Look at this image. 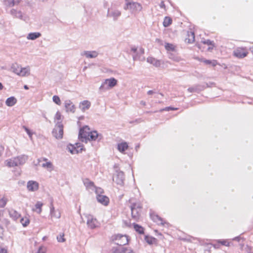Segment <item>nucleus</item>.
Listing matches in <instances>:
<instances>
[{"mask_svg": "<svg viewBox=\"0 0 253 253\" xmlns=\"http://www.w3.org/2000/svg\"><path fill=\"white\" fill-rule=\"evenodd\" d=\"M147 61L156 67H160L162 63L161 60L157 59L153 57H148L147 59Z\"/></svg>", "mask_w": 253, "mask_h": 253, "instance_id": "18", "label": "nucleus"}, {"mask_svg": "<svg viewBox=\"0 0 253 253\" xmlns=\"http://www.w3.org/2000/svg\"><path fill=\"white\" fill-rule=\"evenodd\" d=\"M248 52L246 48L238 47L234 51L233 54L239 58H243L247 56Z\"/></svg>", "mask_w": 253, "mask_h": 253, "instance_id": "11", "label": "nucleus"}, {"mask_svg": "<svg viewBox=\"0 0 253 253\" xmlns=\"http://www.w3.org/2000/svg\"><path fill=\"white\" fill-rule=\"evenodd\" d=\"M39 183L33 180L29 181L27 183V188L30 191H35L39 189Z\"/></svg>", "mask_w": 253, "mask_h": 253, "instance_id": "14", "label": "nucleus"}, {"mask_svg": "<svg viewBox=\"0 0 253 253\" xmlns=\"http://www.w3.org/2000/svg\"><path fill=\"white\" fill-rule=\"evenodd\" d=\"M155 93H156V92L154 91V90H149L147 92V94H148V95H152V94H154Z\"/></svg>", "mask_w": 253, "mask_h": 253, "instance_id": "52", "label": "nucleus"}, {"mask_svg": "<svg viewBox=\"0 0 253 253\" xmlns=\"http://www.w3.org/2000/svg\"><path fill=\"white\" fill-rule=\"evenodd\" d=\"M16 99L14 97L12 96L6 99L5 104L7 106L11 107L14 105L16 103Z\"/></svg>", "mask_w": 253, "mask_h": 253, "instance_id": "26", "label": "nucleus"}, {"mask_svg": "<svg viewBox=\"0 0 253 253\" xmlns=\"http://www.w3.org/2000/svg\"><path fill=\"white\" fill-rule=\"evenodd\" d=\"M171 22L172 20L170 17H165L163 22V25L165 27H167L171 24Z\"/></svg>", "mask_w": 253, "mask_h": 253, "instance_id": "36", "label": "nucleus"}, {"mask_svg": "<svg viewBox=\"0 0 253 253\" xmlns=\"http://www.w3.org/2000/svg\"><path fill=\"white\" fill-rule=\"evenodd\" d=\"M142 207L141 204L139 203H133L130 206V209L131 211L132 217L137 220L139 219L140 212L141 211Z\"/></svg>", "mask_w": 253, "mask_h": 253, "instance_id": "6", "label": "nucleus"}, {"mask_svg": "<svg viewBox=\"0 0 253 253\" xmlns=\"http://www.w3.org/2000/svg\"><path fill=\"white\" fill-rule=\"evenodd\" d=\"M131 50L133 52H136L137 51V48L135 47H132L131 48Z\"/></svg>", "mask_w": 253, "mask_h": 253, "instance_id": "55", "label": "nucleus"}, {"mask_svg": "<svg viewBox=\"0 0 253 253\" xmlns=\"http://www.w3.org/2000/svg\"><path fill=\"white\" fill-rule=\"evenodd\" d=\"M203 43L204 44H206L208 45H212L214 46V42L213 41H211L210 40H205L203 41Z\"/></svg>", "mask_w": 253, "mask_h": 253, "instance_id": "44", "label": "nucleus"}, {"mask_svg": "<svg viewBox=\"0 0 253 253\" xmlns=\"http://www.w3.org/2000/svg\"><path fill=\"white\" fill-rule=\"evenodd\" d=\"M24 88L25 89H29V87H28V85H25L24 86Z\"/></svg>", "mask_w": 253, "mask_h": 253, "instance_id": "62", "label": "nucleus"}, {"mask_svg": "<svg viewBox=\"0 0 253 253\" xmlns=\"http://www.w3.org/2000/svg\"><path fill=\"white\" fill-rule=\"evenodd\" d=\"M20 222L24 227H26L29 224L30 220L27 217H22L20 219Z\"/></svg>", "mask_w": 253, "mask_h": 253, "instance_id": "37", "label": "nucleus"}, {"mask_svg": "<svg viewBox=\"0 0 253 253\" xmlns=\"http://www.w3.org/2000/svg\"><path fill=\"white\" fill-rule=\"evenodd\" d=\"M145 241L149 245H152L156 243L157 239L153 237L145 236Z\"/></svg>", "mask_w": 253, "mask_h": 253, "instance_id": "33", "label": "nucleus"}, {"mask_svg": "<svg viewBox=\"0 0 253 253\" xmlns=\"http://www.w3.org/2000/svg\"><path fill=\"white\" fill-rule=\"evenodd\" d=\"M84 184L87 188H89L92 190H94V189L95 188V186L94 184V183L91 181H89L88 179H86L84 182Z\"/></svg>", "mask_w": 253, "mask_h": 253, "instance_id": "34", "label": "nucleus"}, {"mask_svg": "<svg viewBox=\"0 0 253 253\" xmlns=\"http://www.w3.org/2000/svg\"><path fill=\"white\" fill-rule=\"evenodd\" d=\"M53 101L56 104L60 105L61 103V100L59 96L54 95L52 97Z\"/></svg>", "mask_w": 253, "mask_h": 253, "instance_id": "41", "label": "nucleus"}, {"mask_svg": "<svg viewBox=\"0 0 253 253\" xmlns=\"http://www.w3.org/2000/svg\"><path fill=\"white\" fill-rule=\"evenodd\" d=\"M113 253H134L131 249L125 247L113 248Z\"/></svg>", "mask_w": 253, "mask_h": 253, "instance_id": "19", "label": "nucleus"}, {"mask_svg": "<svg viewBox=\"0 0 253 253\" xmlns=\"http://www.w3.org/2000/svg\"><path fill=\"white\" fill-rule=\"evenodd\" d=\"M140 103L142 105H143V106H145L146 105V102L145 101H141Z\"/></svg>", "mask_w": 253, "mask_h": 253, "instance_id": "58", "label": "nucleus"}, {"mask_svg": "<svg viewBox=\"0 0 253 253\" xmlns=\"http://www.w3.org/2000/svg\"><path fill=\"white\" fill-rule=\"evenodd\" d=\"M204 62L206 64H210L211 63V61L209 60H204Z\"/></svg>", "mask_w": 253, "mask_h": 253, "instance_id": "54", "label": "nucleus"}, {"mask_svg": "<svg viewBox=\"0 0 253 253\" xmlns=\"http://www.w3.org/2000/svg\"><path fill=\"white\" fill-rule=\"evenodd\" d=\"M94 190L95 191L96 196L101 195L102 194L104 193L103 190L100 187H95Z\"/></svg>", "mask_w": 253, "mask_h": 253, "instance_id": "42", "label": "nucleus"}, {"mask_svg": "<svg viewBox=\"0 0 253 253\" xmlns=\"http://www.w3.org/2000/svg\"><path fill=\"white\" fill-rule=\"evenodd\" d=\"M30 74V68L29 67H26L25 68H20V73L19 76H26L27 75H29Z\"/></svg>", "mask_w": 253, "mask_h": 253, "instance_id": "27", "label": "nucleus"}, {"mask_svg": "<svg viewBox=\"0 0 253 253\" xmlns=\"http://www.w3.org/2000/svg\"><path fill=\"white\" fill-rule=\"evenodd\" d=\"M68 149L69 151L72 154L77 153L83 150V148H81L80 150L77 149L75 145H70L68 146Z\"/></svg>", "mask_w": 253, "mask_h": 253, "instance_id": "32", "label": "nucleus"}, {"mask_svg": "<svg viewBox=\"0 0 253 253\" xmlns=\"http://www.w3.org/2000/svg\"><path fill=\"white\" fill-rule=\"evenodd\" d=\"M122 14L121 11L118 9L111 7L108 9L107 16L112 18L114 21H117Z\"/></svg>", "mask_w": 253, "mask_h": 253, "instance_id": "8", "label": "nucleus"}, {"mask_svg": "<svg viewBox=\"0 0 253 253\" xmlns=\"http://www.w3.org/2000/svg\"><path fill=\"white\" fill-rule=\"evenodd\" d=\"M209 85L207 83H205L204 84H195L193 86L189 87L187 89L188 92L193 93V92H197L204 90L206 87H208Z\"/></svg>", "mask_w": 253, "mask_h": 253, "instance_id": "10", "label": "nucleus"}, {"mask_svg": "<svg viewBox=\"0 0 253 253\" xmlns=\"http://www.w3.org/2000/svg\"><path fill=\"white\" fill-rule=\"evenodd\" d=\"M64 104L67 112H71L73 113H75L76 111V107L71 100H66Z\"/></svg>", "mask_w": 253, "mask_h": 253, "instance_id": "16", "label": "nucleus"}, {"mask_svg": "<svg viewBox=\"0 0 253 253\" xmlns=\"http://www.w3.org/2000/svg\"><path fill=\"white\" fill-rule=\"evenodd\" d=\"M27 159L28 157L24 155L14 157L7 161V166L9 167H13L23 165Z\"/></svg>", "mask_w": 253, "mask_h": 253, "instance_id": "1", "label": "nucleus"}, {"mask_svg": "<svg viewBox=\"0 0 253 253\" xmlns=\"http://www.w3.org/2000/svg\"><path fill=\"white\" fill-rule=\"evenodd\" d=\"M135 122L138 123L139 122V120L136 119L134 121Z\"/></svg>", "mask_w": 253, "mask_h": 253, "instance_id": "64", "label": "nucleus"}, {"mask_svg": "<svg viewBox=\"0 0 253 253\" xmlns=\"http://www.w3.org/2000/svg\"><path fill=\"white\" fill-rule=\"evenodd\" d=\"M82 56H84L87 58H96L98 55V53L95 50L92 51H84L81 53Z\"/></svg>", "mask_w": 253, "mask_h": 253, "instance_id": "13", "label": "nucleus"}, {"mask_svg": "<svg viewBox=\"0 0 253 253\" xmlns=\"http://www.w3.org/2000/svg\"><path fill=\"white\" fill-rule=\"evenodd\" d=\"M117 84V81L114 78L105 80L99 88V91H105L113 87Z\"/></svg>", "mask_w": 253, "mask_h": 253, "instance_id": "2", "label": "nucleus"}, {"mask_svg": "<svg viewBox=\"0 0 253 253\" xmlns=\"http://www.w3.org/2000/svg\"><path fill=\"white\" fill-rule=\"evenodd\" d=\"M3 88V86L2 85V84L0 83V90H2Z\"/></svg>", "mask_w": 253, "mask_h": 253, "instance_id": "59", "label": "nucleus"}, {"mask_svg": "<svg viewBox=\"0 0 253 253\" xmlns=\"http://www.w3.org/2000/svg\"><path fill=\"white\" fill-rule=\"evenodd\" d=\"M42 167L43 168H51L52 167V163L50 162H46L42 164Z\"/></svg>", "mask_w": 253, "mask_h": 253, "instance_id": "43", "label": "nucleus"}, {"mask_svg": "<svg viewBox=\"0 0 253 253\" xmlns=\"http://www.w3.org/2000/svg\"><path fill=\"white\" fill-rule=\"evenodd\" d=\"M128 147V144L126 142L119 143L117 146L118 150L121 153H124V152L127 149Z\"/></svg>", "mask_w": 253, "mask_h": 253, "instance_id": "25", "label": "nucleus"}, {"mask_svg": "<svg viewBox=\"0 0 253 253\" xmlns=\"http://www.w3.org/2000/svg\"><path fill=\"white\" fill-rule=\"evenodd\" d=\"M21 0H4L3 3L5 5L8 7H13L18 5Z\"/></svg>", "mask_w": 253, "mask_h": 253, "instance_id": "22", "label": "nucleus"}, {"mask_svg": "<svg viewBox=\"0 0 253 253\" xmlns=\"http://www.w3.org/2000/svg\"><path fill=\"white\" fill-rule=\"evenodd\" d=\"M177 109L176 108H173V107H167L165 108L164 109H163L161 110L160 111L161 112L163 111H169L170 110H176Z\"/></svg>", "mask_w": 253, "mask_h": 253, "instance_id": "46", "label": "nucleus"}, {"mask_svg": "<svg viewBox=\"0 0 253 253\" xmlns=\"http://www.w3.org/2000/svg\"><path fill=\"white\" fill-rule=\"evenodd\" d=\"M91 103L88 100H84L80 103L79 108L83 112L89 109Z\"/></svg>", "mask_w": 253, "mask_h": 253, "instance_id": "20", "label": "nucleus"}, {"mask_svg": "<svg viewBox=\"0 0 253 253\" xmlns=\"http://www.w3.org/2000/svg\"><path fill=\"white\" fill-rule=\"evenodd\" d=\"M112 240L115 242V243L120 246V247H123V246L128 244V239L126 235L118 234L112 237Z\"/></svg>", "mask_w": 253, "mask_h": 253, "instance_id": "4", "label": "nucleus"}, {"mask_svg": "<svg viewBox=\"0 0 253 253\" xmlns=\"http://www.w3.org/2000/svg\"><path fill=\"white\" fill-rule=\"evenodd\" d=\"M76 149L78 150H80L81 148H82V146L80 143H77L75 144V146Z\"/></svg>", "mask_w": 253, "mask_h": 253, "instance_id": "50", "label": "nucleus"}, {"mask_svg": "<svg viewBox=\"0 0 253 253\" xmlns=\"http://www.w3.org/2000/svg\"><path fill=\"white\" fill-rule=\"evenodd\" d=\"M219 242L222 245H224V246H229V243H227V241L226 240L220 241Z\"/></svg>", "mask_w": 253, "mask_h": 253, "instance_id": "49", "label": "nucleus"}, {"mask_svg": "<svg viewBox=\"0 0 253 253\" xmlns=\"http://www.w3.org/2000/svg\"><path fill=\"white\" fill-rule=\"evenodd\" d=\"M9 213L10 216L14 220H16L20 217V214L15 210H11Z\"/></svg>", "mask_w": 253, "mask_h": 253, "instance_id": "28", "label": "nucleus"}, {"mask_svg": "<svg viewBox=\"0 0 253 253\" xmlns=\"http://www.w3.org/2000/svg\"><path fill=\"white\" fill-rule=\"evenodd\" d=\"M42 203L41 202H38L36 205L35 207L37 209V212L38 213H40L42 211Z\"/></svg>", "mask_w": 253, "mask_h": 253, "instance_id": "39", "label": "nucleus"}, {"mask_svg": "<svg viewBox=\"0 0 253 253\" xmlns=\"http://www.w3.org/2000/svg\"><path fill=\"white\" fill-rule=\"evenodd\" d=\"M96 199L99 203H101V204L104 206L108 205L109 202V199L108 197L105 195H101L96 196Z\"/></svg>", "mask_w": 253, "mask_h": 253, "instance_id": "21", "label": "nucleus"}, {"mask_svg": "<svg viewBox=\"0 0 253 253\" xmlns=\"http://www.w3.org/2000/svg\"><path fill=\"white\" fill-rule=\"evenodd\" d=\"M6 205V202L3 198L0 197V207L3 208Z\"/></svg>", "mask_w": 253, "mask_h": 253, "instance_id": "45", "label": "nucleus"}, {"mask_svg": "<svg viewBox=\"0 0 253 253\" xmlns=\"http://www.w3.org/2000/svg\"><path fill=\"white\" fill-rule=\"evenodd\" d=\"M85 217L87 218L86 224L88 227L91 229H94L96 227V219L93 218V216L90 214H86Z\"/></svg>", "mask_w": 253, "mask_h": 253, "instance_id": "12", "label": "nucleus"}, {"mask_svg": "<svg viewBox=\"0 0 253 253\" xmlns=\"http://www.w3.org/2000/svg\"><path fill=\"white\" fill-rule=\"evenodd\" d=\"M10 14L14 18H19L24 21L26 20V18L22 15L21 11H17L15 9H12L10 11Z\"/></svg>", "mask_w": 253, "mask_h": 253, "instance_id": "17", "label": "nucleus"}, {"mask_svg": "<svg viewBox=\"0 0 253 253\" xmlns=\"http://www.w3.org/2000/svg\"><path fill=\"white\" fill-rule=\"evenodd\" d=\"M22 128L26 131L30 139H32L33 132L31 131V130L25 126H23Z\"/></svg>", "mask_w": 253, "mask_h": 253, "instance_id": "40", "label": "nucleus"}, {"mask_svg": "<svg viewBox=\"0 0 253 253\" xmlns=\"http://www.w3.org/2000/svg\"><path fill=\"white\" fill-rule=\"evenodd\" d=\"M188 38L185 39L186 42L188 43H192L195 40V35L193 32H188L187 33Z\"/></svg>", "mask_w": 253, "mask_h": 253, "instance_id": "30", "label": "nucleus"}, {"mask_svg": "<svg viewBox=\"0 0 253 253\" xmlns=\"http://www.w3.org/2000/svg\"><path fill=\"white\" fill-rule=\"evenodd\" d=\"M126 2L124 9L129 10L131 13H136L142 9V6L139 3L129 1L128 0H126Z\"/></svg>", "mask_w": 253, "mask_h": 253, "instance_id": "3", "label": "nucleus"}, {"mask_svg": "<svg viewBox=\"0 0 253 253\" xmlns=\"http://www.w3.org/2000/svg\"><path fill=\"white\" fill-rule=\"evenodd\" d=\"M89 131L90 129L87 126L81 128L79 133V139L80 140L87 143V141L89 140Z\"/></svg>", "mask_w": 253, "mask_h": 253, "instance_id": "5", "label": "nucleus"}, {"mask_svg": "<svg viewBox=\"0 0 253 253\" xmlns=\"http://www.w3.org/2000/svg\"><path fill=\"white\" fill-rule=\"evenodd\" d=\"M150 217L154 222H156L159 225L161 224L164 225L165 224H167L166 222L164 221L162 217L154 213L150 214Z\"/></svg>", "mask_w": 253, "mask_h": 253, "instance_id": "15", "label": "nucleus"}, {"mask_svg": "<svg viewBox=\"0 0 253 253\" xmlns=\"http://www.w3.org/2000/svg\"><path fill=\"white\" fill-rule=\"evenodd\" d=\"M133 227L135 230L140 234H144V228L137 224H134Z\"/></svg>", "mask_w": 253, "mask_h": 253, "instance_id": "35", "label": "nucleus"}, {"mask_svg": "<svg viewBox=\"0 0 253 253\" xmlns=\"http://www.w3.org/2000/svg\"><path fill=\"white\" fill-rule=\"evenodd\" d=\"M98 137L99 135L96 131H89V140H95Z\"/></svg>", "mask_w": 253, "mask_h": 253, "instance_id": "31", "label": "nucleus"}, {"mask_svg": "<svg viewBox=\"0 0 253 253\" xmlns=\"http://www.w3.org/2000/svg\"><path fill=\"white\" fill-rule=\"evenodd\" d=\"M0 253H7V251L5 249H1L0 251Z\"/></svg>", "mask_w": 253, "mask_h": 253, "instance_id": "56", "label": "nucleus"}, {"mask_svg": "<svg viewBox=\"0 0 253 253\" xmlns=\"http://www.w3.org/2000/svg\"><path fill=\"white\" fill-rule=\"evenodd\" d=\"M136 58H137L136 56V55H133V60H136Z\"/></svg>", "mask_w": 253, "mask_h": 253, "instance_id": "61", "label": "nucleus"}, {"mask_svg": "<svg viewBox=\"0 0 253 253\" xmlns=\"http://www.w3.org/2000/svg\"><path fill=\"white\" fill-rule=\"evenodd\" d=\"M41 34L39 32L30 33L27 37L28 40H35L41 36Z\"/></svg>", "mask_w": 253, "mask_h": 253, "instance_id": "24", "label": "nucleus"}, {"mask_svg": "<svg viewBox=\"0 0 253 253\" xmlns=\"http://www.w3.org/2000/svg\"><path fill=\"white\" fill-rule=\"evenodd\" d=\"M55 119L57 120H60L61 119V114L59 111L57 112L55 116Z\"/></svg>", "mask_w": 253, "mask_h": 253, "instance_id": "48", "label": "nucleus"}, {"mask_svg": "<svg viewBox=\"0 0 253 253\" xmlns=\"http://www.w3.org/2000/svg\"><path fill=\"white\" fill-rule=\"evenodd\" d=\"M37 253H44L42 248H40Z\"/></svg>", "mask_w": 253, "mask_h": 253, "instance_id": "57", "label": "nucleus"}, {"mask_svg": "<svg viewBox=\"0 0 253 253\" xmlns=\"http://www.w3.org/2000/svg\"><path fill=\"white\" fill-rule=\"evenodd\" d=\"M165 48L168 51H174L175 47L173 44L169 43H166L165 45Z\"/></svg>", "mask_w": 253, "mask_h": 253, "instance_id": "38", "label": "nucleus"}, {"mask_svg": "<svg viewBox=\"0 0 253 253\" xmlns=\"http://www.w3.org/2000/svg\"><path fill=\"white\" fill-rule=\"evenodd\" d=\"M140 51H141V53H142V54H143V53H144V49H143V48H141V49H140Z\"/></svg>", "mask_w": 253, "mask_h": 253, "instance_id": "63", "label": "nucleus"}, {"mask_svg": "<svg viewBox=\"0 0 253 253\" xmlns=\"http://www.w3.org/2000/svg\"><path fill=\"white\" fill-rule=\"evenodd\" d=\"M160 6L161 8H165V3H164V1H162L161 2L160 4Z\"/></svg>", "mask_w": 253, "mask_h": 253, "instance_id": "53", "label": "nucleus"}, {"mask_svg": "<svg viewBox=\"0 0 253 253\" xmlns=\"http://www.w3.org/2000/svg\"><path fill=\"white\" fill-rule=\"evenodd\" d=\"M213 46H214L211 45V46H210V47H208V50H211L212 49Z\"/></svg>", "mask_w": 253, "mask_h": 253, "instance_id": "60", "label": "nucleus"}, {"mask_svg": "<svg viewBox=\"0 0 253 253\" xmlns=\"http://www.w3.org/2000/svg\"><path fill=\"white\" fill-rule=\"evenodd\" d=\"M50 209V215L52 217H55L57 218H59L60 217L61 214H60V212L58 211L55 210L52 204H51Z\"/></svg>", "mask_w": 253, "mask_h": 253, "instance_id": "23", "label": "nucleus"}, {"mask_svg": "<svg viewBox=\"0 0 253 253\" xmlns=\"http://www.w3.org/2000/svg\"><path fill=\"white\" fill-rule=\"evenodd\" d=\"M241 239H242V238L241 237V236H239L236 237L234 238H233V240L236 241L237 242H240V241Z\"/></svg>", "mask_w": 253, "mask_h": 253, "instance_id": "51", "label": "nucleus"}, {"mask_svg": "<svg viewBox=\"0 0 253 253\" xmlns=\"http://www.w3.org/2000/svg\"><path fill=\"white\" fill-rule=\"evenodd\" d=\"M52 135L56 139H61L63 134V126L61 122H57L52 130Z\"/></svg>", "mask_w": 253, "mask_h": 253, "instance_id": "7", "label": "nucleus"}, {"mask_svg": "<svg viewBox=\"0 0 253 253\" xmlns=\"http://www.w3.org/2000/svg\"><path fill=\"white\" fill-rule=\"evenodd\" d=\"M113 180L117 185H119L121 186H123L125 181L124 173L122 171L117 170L116 173L113 175Z\"/></svg>", "mask_w": 253, "mask_h": 253, "instance_id": "9", "label": "nucleus"}, {"mask_svg": "<svg viewBox=\"0 0 253 253\" xmlns=\"http://www.w3.org/2000/svg\"><path fill=\"white\" fill-rule=\"evenodd\" d=\"M57 239L59 242H64L65 241V239L64 238V235H60L59 236L57 237Z\"/></svg>", "mask_w": 253, "mask_h": 253, "instance_id": "47", "label": "nucleus"}, {"mask_svg": "<svg viewBox=\"0 0 253 253\" xmlns=\"http://www.w3.org/2000/svg\"><path fill=\"white\" fill-rule=\"evenodd\" d=\"M21 67L17 63L13 64L11 66V71L15 74L19 75Z\"/></svg>", "mask_w": 253, "mask_h": 253, "instance_id": "29", "label": "nucleus"}]
</instances>
